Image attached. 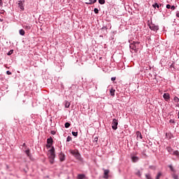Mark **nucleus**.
I'll list each match as a JSON object with an SVG mask.
<instances>
[{
    "mask_svg": "<svg viewBox=\"0 0 179 179\" xmlns=\"http://www.w3.org/2000/svg\"><path fill=\"white\" fill-rule=\"evenodd\" d=\"M48 156L50 159V164H54V160L55 159V148H54V147H52L48 150Z\"/></svg>",
    "mask_w": 179,
    "mask_h": 179,
    "instance_id": "nucleus-1",
    "label": "nucleus"
},
{
    "mask_svg": "<svg viewBox=\"0 0 179 179\" xmlns=\"http://www.w3.org/2000/svg\"><path fill=\"white\" fill-rule=\"evenodd\" d=\"M139 42H134V43H131L129 45L131 52H136V51H138V45H139Z\"/></svg>",
    "mask_w": 179,
    "mask_h": 179,
    "instance_id": "nucleus-2",
    "label": "nucleus"
},
{
    "mask_svg": "<svg viewBox=\"0 0 179 179\" xmlns=\"http://www.w3.org/2000/svg\"><path fill=\"white\" fill-rule=\"evenodd\" d=\"M148 26L152 31H157L159 30L158 25H156L152 21H148Z\"/></svg>",
    "mask_w": 179,
    "mask_h": 179,
    "instance_id": "nucleus-3",
    "label": "nucleus"
},
{
    "mask_svg": "<svg viewBox=\"0 0 179 179\" xmlns=\"http://www.w3.org/2000/svg\"><path fill=\"white\" fill-rule=\"evenodd\" d=\"M118 127V120L117 119H113L112 122V129L114 131H117Z\"/></svg>",
    "mask_w": 179,
    "mask_h": 179,
    "instance_id": "nucleus-4",
    "label": "nucleus"
},
{
    "mask_svg": "<svg viewBox=\"0 0 179 179\" xmlns=\"http://www.w3.org/2000/svg\"><path fill=\"white\" fill-rule=\"evenodd\" d=\"M103 178L108 179V173H110V170L108 169H103Z\"/></svg>",
    "mask_w": 179,
    "mask_h": 179,
    "instance_id": "nucleus-5",
    "label": "nucleus"
},
{
    "mask_svg": "<svg viewBox=\"0 0 179 179\" xmlns=\"http://www.w3.org/2000/svg\"><path fill=\"white\" fill-rule=\"evenodd\" d=\"M163 97L166 101H169L170 100V94L164 93Z\"/></svg>",
    "mask_w": 179,
    "mask_h": 179,
    "instance_id": "nucleus-6",
    "label": "nucleus"
},
{
    "mask_svg": "<svg viewBox=\"0 0 179 179\" xmlns=\"http://www.w3.org/2000/svg\"><path fill=\"white\" fill-rule=\"evenodd\" d=\"M136 139L137 141H139V139H142V133H141V131H136Z\"/></svg>",
    "mask_w": 179,
    "mask_h": 179,
    "instance_id": "nucleus-7",
    "label": "nucleus"
},
{
    "mask_svg": "<svg viewBox=\"0 0 179 179\" xmlns=\"http://www.w3.org/2000/svg\"><path fill=\"white\" fill-rule=\"evenodd\" d=\"M59 159L60 162H64V160H65V155L64 153L61 152L59 155Z\"/></svg>",
    "mask_w": 179,
    "mask_h": 179,
    "instance_id": "nucleus-8",
    "label": "nucleus"
},
{
    "mask_svg": "<svg viewBox=\"0 0 179 179\" xmlns=\"http://www.w3.org/2000/svg\"><path fill=\"white\" fill-rule=\"evenodd\" d=\"M23 29H25V30H30L31 29V25L29 24H25L22 26Z\"/></svg>",
    "mask_w": 179,
    "mask_h": 179,
    "instance_id": "nucleus-9",
    "label": "nucleus"
},
{
    "mask_svg": "<svg viewBox=\"0 0 179 179\" xmlns=\"http://www.w3.org/2000/svg\"><path fill=\"white\" fill-rule=\"evenodd\" d=\"M97 0H89L88 1L85 2L87 5H92V3H96Z\"/></svg>",
    "mask_w": 179,
    "mask_h": 179,
    "instance_id": "nucleus-10",
    "label": "nucleus"
},
{
    "mask_svg": "<svg viewBox=\"0 0 179 179\" xmlns=\"http://www.w3.org/2000/svg\"><path fill=\"white\" fill-rule=\"evenodd\" d=\"M131 160L134 162V163H136V162L139 161V157L136 156H131Z\"/></svg>",
    "mask_w": 179,
    "mask_h": 179,
    "instance_id": "nucleus-11",
    "label": "nucleus"
},
{
    "mask_svg": "<svg viewBox=\"0 0 179 179\" xmlns=\"http://www.w3.org/2000/svg\"><path fill=\"white\" fill-rule=\"evenodd\" d=\"M25 154L27 155V156L29 158L31 159V155L30 154V150L27 149L24 151Z\"/></svg>",
    "mask_w": 179,
    "mask_h": 179,
    "instance_id": "nucleus-12",
    "label": "nucleus"
},
{
    "mask_svg": "<svg viewBox=\"0 0 179 179\" xmlns=\"http://www.w3.org/2000/svg\"><path fill=\"white\" fill-rule=\"evenodd\" d=\"M18 6L21 10H24V7L23 6V3L22 1L18 2Z\"/></svg>",
    "mask_w": 179,
    "mask_h": 179,
    "instance_id": "nucleus-13",
    "label": "nucleus"
},
{
    "mask_svg": "<svg viewBox=\"0 0 179 179\" xmlns=\"http://www.w3.org/2000/svg\"><path fill=\"white\" fill-rule=\"evenodd\" d=\"M166 150L169 152V155H173V152H174L171 147H166Z\"/></svg>",
    "mask_w": 179,
    "mask_h": 179,
    "instance_id": "nucleus-14",
    "label": "nucleus"
},
{
    "mask_svg": "<svg viewBox=\"0 0 179 179\" xmlns=\"http://www.w3.org/2000/svg\"><path fill=\"white\" fill-rule=\"evenodd\" d=\"M172 155H173V156H176V157H177L178 159H179V152H178V150L173 151V152H172Z\"/></svg>",
    "mask_w": 179,
    "mask_h": 179,
    "instance_id": "nucleus-15",
    "label": "nucleus"
},
{
    "mask_svg": "<svg viewBox=\"0 0 179 179\" xmlns=\"http://www.w3.org/2000/svg\"><path fill=\"white\" fill-rule=\"evenodd\" d=\"M47 143L48 145H52V138H49L47 139Z\"/></svg>",
    "mask_w": 179,
    "mask_h": 179,
    "instance_id": "nucleus-16",
    "label": "nucleus"
},
{
    "mask_svg": "<svg viewBox=\"0 0 179 179\" xmlns=\"http://www.w3.org/2000/svg\"><path fill=\"white\" fill-rule=\"evenodd\" d=\"M110 96H115V90H114V89L112 88V89L110 90Z\"/></svg>",
    "mask_w": 179,
    "mask_h": 179,
    "instance_id": "nucleus-17",
    "label": "nucleus"
},
{
    "mask_svg": "<svg viewBox=\"0 0 179 179\" xmlns=\"http://www.w3.org/2000/svg\"><path fill=\"white\" fill-rule=\"evenodd\" d=\"M70 106H71V102H69L68 101H65V108H69Z\"/></svg>",
    "mask_w": 179,
    "mask_h": 179,
    "instance_id": "nucleus-18",
    "label": "nucleus"
},
{
    "mask_svg": "<svg viewBox=\"0 0 179 179\" xmlns=\"http://www.w3.org/2000/svg\"><path fill=\"white\" fill-rule=\"evenodd\" d=\"M85 178V174H78L77 176V179H84Z\"/></svg>",
    "mask_w": 179,
    "mask_h": 179,
    "instance_id": "nucleus-19",
    "label": "nucleus"
},
{
    "mask_svg": "<svg viewBox=\"0 0 179 179\" xmlns=\"http://www.w3.org/2000/svg\"><path fill=\"white\" fill-rule=\"evenodd\" d=\"M19 34H20V36H24L26 32L23 29H20L19 30Z\"/></svg>",
    "mask_w": 179,
    "mask_h": 179,
    "instance_id": "nucleus-20",
    "label": "nucleus"
},
{
    "mask_svg": "<svg viewBox=\"0 0 179 179\" xmlns=\"http://www.w3.org/2000/svg\"><path fill=\"white\" fill-rule=\"evenodd\" d=\"M169 168L170 169L171 171H172L173 173H176V169H174L173 165H169Z\"/></svg>",
    "mask_w": 179,
    "mask_h": 179,
    "instance_id": "nucleus-21",
    "label": "nucleus"
},
{
    "mask_svg": "<svg viewBox=\"0 0 179 179\" xmlns=\"http://www.w3.org/2000/svg\"><path fill=\"white\" fill-rule=\"evenodd\" d=\"M171 176H172L173 179H179L178 178V175L176 174V173H172Z\"/></svg>",
    "mask_w": 179,
    "mask_h": 179,
    "instance_id": "nucleus-22",
    "label": "nucleus"
},
{
    "mask_svg": "<svg viewBox=\"0 0 179 179\" xmlns=\"http://www.w3.org/2000/svg\"><path fill=\"white\" fill-rule=\"evenodd\" d=\"M152 6L155 8V9H156V8H157V9H159V8H160V6H159V3H155L152 5Z\"/></svg>",
    "mask_w": 179,
    "mask_h": 179,
    "instance_id": "nucleus-23",
    "label": "nucleus"
},
{
    "mask_svg": "<svg viewBox=\"0 0 179 179\" xmlns=\"http://www.w3.org/2000/svg\"><path fill=\"white\" fill-rule=\"evenodd\" d=\"M99 3H100V5H104L106 3V0H99Z\"/></svg>",
    "mask_w": 179,
    "mask_h": 179,
    "instance_id": "nucleus-24",
    "label": "nucleus"
},
{
    "mask_svg": "<svg viewBox=\"0 0 179 179\" xmlns=\"http://www.w3.org/2000/svg\"><path fill=\"white\" fill-rule=\"evenodd\" d=\"M173 101H174L175 103H178V102H179V98L177 97V96H174V98H173Z\"/></svg>",
    "mask_w": 179,
    "mask_h": 179,
    "instance_id": "nucleus-25",
    "label": "nucleus"
},
{
    "mask_svg": "<svg viewBox=\"0 0 179 179\" xmlns=\"http://www.w3.org/2000/svg\"><path fill=\"white\" fill-rule=\"evenodd\" d=\"M64 127H65V128H69V127H71V123H69V122H66V123L64 124Z\"/></svg>",
    "mask_w": 179,
    "mask_h": 179,
    "instance_id": "nucleus-26",
    "label": "nucleus"
},
{
    "mask_svg": "<svg viewBox=\"0 0 179 179\" xmlns=\"http://www.w3.org/2000/svg\"><path fill=\"white\" fill-rule=\"evenodd\" d=\"M72 135L73 136H75V137L78 136V131H72Z\"/></svg>",
    "mask_w": 179,
    "mask_h": 179,
    "instance_id": "nucleus-27",
    "label": "nucleus"
},
{
    "mask_svg": "<svg viewBox=\"0 0 179 179\" xmlns=\"http://www.w3.org/2000/svg\"><path fill=\"white\" fill-rule=\"evenodd\" d=\"M71 141H72V137H71V136H68L67 138H66V142H71Z\"/></svg>",
    "mask_w": 179,
    "mask_h": 179,
    "instance_id": "nucleus-28",
    "label": "nucleus"
},
{
    "mask_svg": "<svg viewBox=\"0 0 179 179\" xmlns=\"http://www.w3.org/2000/svg\"><path fill=\"white\" fill-rule=\"evenodd\" d=\"M160 177H162V173L159 172V173H158V174H157V176L155 179H159Z\"/></svg>",
    "mask_w": 179,
    "mask_h": 179,
    "instance_id": "nucleus-29",
    "label": "nucleus"
},
{
    "mask_svg": "<svg viewBox=\"0 0 179 179\" xmlns=\"http://www.w3.org/2000/svg\"><path fill=\"white\" fill-rule=\"evenodd\" d=\"M13 54V50H10L8 53L7 55H12Z\"/></svg>",
    "mask_w": 179,
    "mask_h": 179,
    "instance_id": "nucleus-30",
    "label": "nucleus"
},
{
    "mask_svg": "<svg viewBox=\"0 0 179 179\" xmlns=\"http://www.w3.org/2000/svg\"><path fill=\"white\" fill-rule=\"evenodd\" d=\"M169 122H170L171 124H176V121H174V120H169Z\"/></svg>",
    "mask_w": 179,
    "mask_h": 179,
    "instance_id": "nucleus-31",
    "label": "nucleus"
},
{
    "mask_svg": "<svg viewBox=\"0 0 179 179\" xmlns=\"http://www.w3.org/2000/svg\"><path fill=\"white\" fill-rule=\"evenodd\" d=\"M94 13H99V9L98 8H94Z\"/></svg>",
    "mask_w": 179,
    "mask_h": 179,
    "instance_id": "nucleus-32",
    "label": "nucleus"
},
{
    "mask_svg": "<svg viewBox=\"0 0 179 179\" xmlns=\"http://www.w3.org/2000/svg\"><path fill=\"white\" fill-rule=\"evenodd\" d=\"M51 146H52V144H48L46 145V148H48V149H50V148H51Z\"/></svg>",
    "mask_w": 179,
    "mask_h": 179,
    "instance_id": "nucleus-33",
    "label": "nucleus"
},
{
    "mask_svg": "<svg viewBox=\"0 0 179 179\" xmlns=\"http://www.w3.org/2000/svg\"><path fill=\"white\" fill-rule=\"evenodd\" d=\"M171 8V6L170 4L166 5V9H170Z\"/></svg>",
    "mask_w": 179,
    "mask_h": 179,
    "instance_id": "nucleus-34",
    "label": "nucleus"
},
{
    "mask_svg": "<svg viewBox=\"0 0 179 179\" xmlns=\"http://www.w3.org/2000/svg\"><path fill=\"white\" fill-rule=\"evenodd\" d=\"M171 9L172 10H176V6H171Z\"/></svg>",
    "mask_w": 179,
    "mask_h": 179,
    "instance_id": "nucleus-35",
    "label": "nucleus"
},
{
    "mask_svg": "<svg viewBox=\"0 0 179 179\" xmlns=\"http://www.w3.org/2000/svg\"><path fill=\"white\" fill-rule=\"evenodd\" d=\"M6 73L7 75H12V72H10V71H7Z\"/></svg>",
    "mask_w": 179,
    "mask_h": 179,
    "instance_id": "nucleus-36",
    "label": "nucleus"
},
{
    "mask_svg": "<svg viewBox=\"0 0 179 179\" xmlns=\"http://www.w3.org/2000/svg\"><path fill=\"white\" fill-rule=\"evenodd\" d=\"M136 174H137V176H138V177H141V171H138Z\"/></svg>",
    "mask_w": 179,
    "mask_h": 179,
    "instance_id": "nucleus-37",
    "label": "nucleus"
},
{
    "mask_svg": "<svg viewBox=\"0 0 179 179\" xmlns=\"http://www.w3.org/2000/svg\"><path fill=\"white\" fill-rule=\"evenodd\" d=\"M3 5V2L2 1V0H0V6H2Z\"/></svg>",
    "mask_w": 179,
    "mask_h": 179,
    "instance_id": "nucleus-38",
    "label": "nucleus"
},
{
    "mask_svg": "<svg viewBox=\"0 0 179 179\" xmlns=\"http://www.w3.org/2000/svg\"><path fill=\"white\" fill-rule=\"evenodd\" d=\"M51 134H52V135H55L56 132H55V131H52Z\"/></svg>",
    "mask_w": 179,
    "mask_h": 179,
    "instance_id": "nucleus-39",
    "label": "nucleus"
},
{
    "mask_svg": "<svg viewBox=\"0 0 179 179\" xmlns=\"http://www.w3.org/2000/svg\"><path fill=\"white\" fill-rule=\"evenodd\" d=\"M115 79H116V78H115V77H112V78H111V80H112V81L115 80Z\"/></svg>",
    "mask_w": 179,
    "mask_h": 179,
    "instance_id": "nucleus-40",
    "label": "nucleus"
},
{
    "mask_svg": "<svg viewBox=\"0 0 179 179\" xmlns=\"http://www.w3.org/2000/svg\"><path fill=\"white\" fill-rule=\"evenodd\" d=\"M176 16H177V17H179V11H178V12L176 13Z\"/></svg>",
    "mask_w": 179,
    "mask_h": 179,
    "instance_id": "nucleus-41",
    "label": "nucleus"
},
{
    "mask_svg": "<svg viewBox=\"0 0 179 179\" xmlns=\"http://www.w3.org/2000/svg\"><path fill=\"white\" fill-rule=\"evenodd\" d=\"M22 146H26V143H24L22 144Z\"/></svg>",
    "mask_w": 179,
    "mask_h": 179,
    "instance_id": "nucleus-42",
    "label": "nucleus"
},
{
    "mask_svg": "<svg viewBox=\"0 0 179 179\" xmlns=\"http://www.w3.org/2000/svg\"><path fill=\"white\" fill-rule=\"evenodd\" d=\"M178 118H179V111H178Z\"/></svg>",
    "mask_w": 179,
    "mask_h": 179,
    "instance_id": "nucleus-43",
    "label": "nucleus"
}]
</instances>
